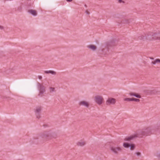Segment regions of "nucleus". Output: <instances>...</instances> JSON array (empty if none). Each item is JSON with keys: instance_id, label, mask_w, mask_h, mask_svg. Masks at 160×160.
<instances>
[{"instance_id": "obj_1", "label": "nucleus", "mask_w": 160, "mask_h": 160, "mask_svg": "<svg viewBox=\"0 0 160 160\" xmlns=\"http://www.w3.org/2000/svg\"><path fill=\"white\" fill-rule=\"evenodd\" d=\"M154 129L152 127H148L142 130H138L131 135L125 138L124 140L130 141L136 138H142L143 136L150 135L152 134V131Z\"/></svg>"}, {"instance_id": "obj_2", "label": "nucleus", "mask_w": 160, "mask_h": 160, "mask_svg": "<svg viewBox=\"0 0 160 160\" xmlns=\"http://www.w3.org/2000/svg\"><path fill=\"white\" fill-rule=\"evenodd\" d=\"M40 136L42 139L45 141L52 139H56L58 137L57 134L52 130L44 131L40 134Z\"/></svg>"}, {"instance_id": "obj_3", "label": "nucleus", "mask_w": 160, "mask_h": 160, "mask_svg": "<svg viewBox=\"0 0 160 160\" xmlns=\"http://www.w3.org/2000/svg\"><path fill=\"white\" fill-rule=\"evenodd\" d=\"M157 33L153 32H148L147 34L148 40L149 41L155 40L158 38Z\"/></svg>"}, {"instance_id": "obj_4", "label": "nucleus", "mask_w": 160, "mask_h": 160, "mask_svg": "<svg viewBox=\"0 0 160 160\" xmlns=\"http://www.w3.org/2000/svg\"><path fill=\"white\" fill-rule=\"evenodd\" d=\"M94 100L97 104L99 105H100L103 103L104 99L102 96L100 95H97L94 97Z\"/></svg>"}, {"instance_id": "obj_5", "label": "nucleus", "mask_w": 160, "mask_h": 160, "mask_svg": "<svg viewBox=\"0 0 160 160\" xmlns=\"http://www.w3.org/2000/svg\"><path fill=\"white\" fill-rule=\"evenodd\" d=\"M110 149L112 152L116 154H118V152H121L122 150V148L118 146H112L110 147Z\"/></svg>"}, {"instance_id": "obj_6", "label": "nucleus", "mask_w": 160, "mask_h": 160, "mask_svg": "<svg viewBox=\"0 0 160 160\" xmlns=\"http://www.w3.org/2000/svg\"><path fill=\"white\" fill-rule=\"evenodd\" d=\"M116 102V100L112 98H108L106 101V104L107 105H114Z\"/></svg>"}, {"instance_id": "obj_7", "label": "nucleus", "mask_w": 160, "mask_h": 160, "mask_svg": "<svg viewBox=\"0 0 160 160\" xmlns=\"http://www.w3.org/2000/svg\"><path fill=\"white\" fill-rule=\"evenodd\" d=\"M38 88L40 94H42L45 91L46 87L43 84L38 83Z\"/></svg>"}, {"instance_id": "obj_8", "label": "nucleus", "mask_w": 160, "mask_h": 160, "mask_svg": "<svg viewBox=\"0 0 160 160\" xmlns=\"http://www.w3.org/2000/svg\"><path fill=\"white\" fill-rule=\"evenodd\" d=\"M42 109V107L41 106H38L35 108L34 111L37 114V118H39L40 117L39 114L41 112Z\"/></svg>"}, {"instance_id": "obj_9", "label": "nucleus", "mask_w": 160, "mask_h": 160, "mask_svg": "<svg viewBox=\"0 0 160 160\" xmlns=\"http://www.w3.org/2000/svg\"><path fill=\"white\" fill-rule=\"evenodd\" d=\"M79 105L80 106H84L87 108H88L89 106V103L88 102L84 100L80 102L79 103Z\"/></svg>"}, {"instance_id": "obj_10", "label": "nucleus", "mask_w": 160, "mask_h": 160, "mask_svg": "<svg viewBox=\"0 0 160 160\" xmlns=\"http://www.w3.org/2000/svg\"><path fill=\"white\" fill-rule=\"evenodd\" d=\"M120 18L122 19V22L124 23H129V20L126 18V16L121 15L120 16Z\"/></svg>"}, {"instance_id": "obj_11", "label": "nucleus", "mask_w": 160, "mask_h": 160, "mask_svg": "<svg viewBox=\"0 0 160 160\" xmlns=\"http://www.w3.org/2000/svg\"><path fill=\"white\" fill-rule=\"evenodd\" d=\"M87 48L89 49L94 51H96L97 48V47L96 45L94 44H90L87 46Z\"/></svg>"}, {"instance_id": "obj_12", "label": "nucleus", "mask_w": 160, "mask_h": 160, "mask_svg": "<svg viewBox=\"0 0 160 160\" xmlns=\"http://www.w3.org/2000/svg\"><path fill=\"white\" fill-rule=\"evenodd\" d=\"M86 143L85 141H84L81 140L78 142L77 143V145L78 146L82 147L85 145L86 144Z\"/></svg>"}, {"instance_id": "obj_13", "label": "nucleus", "mask_w": 160, "mask_h": 160, "mask_svg": "<svg viewBox=\"0 0 160 160\" xmlns=\"http://www.w3.org/2000/svg\"><path fill=\"white\" fill-rule=\"evenodd\" d=\"M139 40L142 41L148 40L147 35H142L138 37Z\"/></svg>"}, {"instance_id": "obj_14", "label": "nucleus", "mask_w": 160, "mask_h": 160, "mask_svg": "<svg viewBox=\"0 0 160 160\" xmlns=\"http://www.w3.org/2000/svg\"><path fill=\"white\" fill-rule=\"evenodd\" d=\"M148 93L150 94H153L157 95H160V91H156V90H149L148 91Z\"/></svg>"}, {"instance_id": "obj_15", "label": "nucleus", "mask_w": 160, "mask_h": 160, "mask_svg": "<svg viewBox=\"0 0 160 160\" xmlns=\"http://www.w3.org/2000/svg\"><path fill=\"white\" fill-rule=\"evenodd\" d=\"M44 72L46 74L51 73L53 75H55L57 74V72L55 71L52 70L45 71Z\"/></svg>"}, {"instance_id": "obj_16", "label": "nucleus", "mask_w": 160, "mask_h": 160, "mask_svg": "<svg viewBox=\"0 0 160 160\" xmlns=\"http://www.w3.org/2000/svg\"><path fill=\"white\" fill-rule=\"evenodd\" d=\"M129 94L131 96H134L135 97L138 98H141V96L140 95H138V93H134L132 92H130L129 93Z\"/></svg>"}, {"instance_id": "obj_17", "label": "nucleus", "mask_w": 160, "mask_h": 160, "mask_svg": "<svg viewBox=\"0 0 160 160\" xmlns=\"http://www.w3.org/2000/svg\"><path fill=\"white\" fill-rule=\"evenodd\" d=\"M28 12L34 16H36L37 15V11L35 10L32 9L29 10L28 11Z\"/></svg>"}, {"instance_id": "obj_18", "label": "nucleus", "mask_w": 160, "mask_h": 160, "mask_svg": "<svg viewBox=\"0 0 160 160\" xmlns=\"http://www.w3.org/2000/svg\"><path fill=\"white\" fill-rule=\"evenodd\" d=\"M158 63H160V59H156L154 61L152 62V63L154 65Z\"/></svg>"}, {"instance_id": "obj_19", "label": "nucleus", "mask_w": 160, "mask_h": 160, "mask_svg": "<svg viewBox=\"0 0 160 160\" xmlns=\"http://www.w3.org/2000/svg\"><path fill=\"white\" fill-rule=\"evenodd\" d=\"M107 45L109 46H114L115 45V44L114 42L112 41H110L107 42Z\"/></svg>"}, {"instance_id": "obj_20", "label": "nucleus", "mask_w": 160, "mask_h": 160, "mask_svg": "<svg viewBox=\"0 0 160 160\" xmlns=\"http://www.w3.org/2000/svg\"><path fill=\"white\" fill-rule=\"evenodd\" d=\"M123 146L125 148H128L130 146V144L127 142H124L123 143Z\"/></svg>"}, {"instance_id": "obj_21", "label": "nucleus", "mask_w": 160, "mask_h": 160, "mask_svg": "<svg viewBox=\"0 0 160 160\" xmlns=\"http://www.w3.org/2000/svg\"><path fill=\"white\" fill-rule=\"evenodd\" d=\"M49 92H52L55 91V88H54L50 87L49 88Z\"/></svg>"}, {"instance_id": "obj_22", "label": "nucleus", "mask_w": 160, "mask_h": 160, "mask_svg": "<svg viewBox=\"0 0 160 160\" xmlns=\"http://www.w3.org/2000/svg\"><path fill=\"white\" fill-rule=\"evenodd\" d=\"M130 149L131 150H133L135 148V145L134 144H130Z\"/></svg>"}, {"instance_id": "obj_23", "label": "nucleus", "mask_w": 160, "mask_h": 160, "mask_svg": "<svg viewBox=\"0 0 160 160\" xmlns=\"http://www.w3.org/2000/svg\"><path fill=\"white\" fill-rule=\"evenodd\" d=\"M118 3L120 4H125V2L124 0H118Z\"/></svg>"}, {"instance_id": "obj_24", "label": "nucleus", "mask_w": 160, "mask_h": 160, "mask_svg": "<svg viewBox=\"0 0 160 160\" xmlns=\"http://www.w3.org/2000/svg\"><path fill=\"white\" fill-rule=\"evenodd\" d=\"M124 101H132V98H125L124 99Z\"/></svg>"}, {"instance_id": "obj_25", "label": "nucleus", "mask_w": 160, "mask_h": 160, "mask_svg": "<svg viewBox=\"0 0 160 160\" xmlns=\"http://www.w3.org/2000/svg\"><path fill=\"white\" fill-rule=\"evenodd\" d=\"M134 101L136 102H139L140 100L138 99H137L135 98H132V101Z\"/></svg>"}, {"instance_id": "obj_26", "label": "nucleus", "mask_w": 160, "mask_h": 160, "mask_svg": "<svg viewBox=\"0 0 160 160\" xmlns=\"http://www.w3.org/2000/svg\"><path fill=\"white\" fill-rule=\"evenodd\" d=\"M4 29V27L0 25V30H3Z\"/></svg>"}, {"instance_id": "obj_27", "label": "nucleus", "mask_w": 160, "mask_h": 160, "mask_svg": "<svg viewBox=\"0 0 160 160\" xmlns=\"http://www.w3.org/2000/svg\"><path fill=\"white\" fill-rule=\"evenodd\" d=\"M137 155V156H140L141 155V153L140 152H137L136 153Z\"/></svg>"}, {"instance_id": "obj_28", "label": "nucleus", "mask_w": 160, "mask_h": 160, "mask_svg": "<svg viewBox=\"0 0 160 160\" xmlns=\"http://www.w3.org/2000/svg\"><path fill=\"white\" fill-rule=\"evenodd\" d=\"M38 78L40 79V80H41L42 79V77L41 76H40V75H39L38 76Z\"/></svg>"}, {"instance_id": "obj_29", "label": "nucleus", "mask_w": 160, "mask_h": 160, "mask_svg": "<svg viewBox=\"0 0 160 160\" xmlns=\"http://www.w3.org/2000/svg\"><path fill=\"white\" fill-rule=\"evenodd\" d=\"M67 2H71L72 0H66Z\"/></svg>"}, {"instance_id": "obj_30", "label": "nucleus", "mask_w": 160, "mask_h": 160, "mask_svg": "<svg viewBox=\"0 0 160 160\" xmlns=\"http://www.w3.org/2000/svg\"><path fill=\"white\" fill-rule=\"evenodd\" d=\"M150 58V59H152V60H153L154 59V58H153L151 57V58Z\"/></svg>"}, {"instance_id": "obj_31", "label": "nucleus", "mask_w": 160, "mask_h": 160, "mask_svg": "<svg viewBox=\"0 0 160 160\" xmlns=\"http://www.w3.org/2000/svg\"><path fill=\"white\" fill-rule=\"evenodd\" d=\"M34 138H36L37 139H38V138H37L36 137H35Z\"/></svg>"}]
</instances>
